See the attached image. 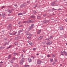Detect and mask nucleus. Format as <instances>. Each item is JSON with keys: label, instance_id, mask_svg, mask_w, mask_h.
<instances>
[{"label": "nucleus", "instance_id": "1", "mask_svg": "<svg viewBox=\"0 0 67 67\" xmlns=\"http://www.w3.org/2000/svg\"><path fill=\"white\" fill-rule=\"evenodd\" d=\"M24 60H25V59H24V58H22L21 60L20 61L21 65H22V64H23V62H24Z\"/></svg>", "mask_w": 67, "mask_h": 67}, {"label": "nucleus", "instance_id": "2", "mask_svg": "<svg viewBox=\"0 0 67 67\" xmlns=\"http://www.w3.org/2000/svg\"><path fill=\"white\" fill-rule=\"evenodd\" d=\"M52 42H47V43H46V45H51V44H52Z\"/></svg>", "mask_w": 67, "mask_h": 67}, {"label": "nucleus", "instance_id": "3", "mask_svg": "<svg viewBox=\"0 0 67 67\" xmlns=\"http://www.w3.org/2000/svg\"><path fill=\"white\" fill-rule=\"evenodd\" d=\"M42 61H41L40 60H39L37 61V63L38 65H40L41 64V62Z\"/></svg>", "mask_w": 67, "mask_h": 67}, {"label": "nucleus", "instance_id": "4", "mask_svg": "<svg viewBox=\"0 0 67 67\" xmlns=\"http://www.w3.org/2000/svg\"><path fill=\"white\" fill-rule=\"evenodd\" d=\"M26 4L24 3V4L21 5V8H23V7H25V6H26Z\"/></svg>", "mask_w": 67, "mask_h": 67}, {"label": "nucleus", "instance_id": "5", "mask_svg": "<svg viewBox=\"0 0 67 67\" xmlns=\"http://www.w3.org/2000/svg\"><path fill=\"white\" fill-rule=\"evenodd\" d=\"M52 38V36H51L50 37V38L48 39L47 40V42H49L51 41V39Z\"/></svg>", "mask_w": 67, "mask_h": 67}, {"label": "nucleus", "instance_id": "6", "mask_svg": "<svg viewBox=\"0 0 67 67\" xmlns=\"http://www.w3.org/2000/svg\"><path fill=\"white\" fill-rule=\"evenodd\" d=\"M28 60L29 63H31V62H32V59L30 58H29L28 59Z\"/></svg>", "mask_w": 67, "mask_h": 67}, {"label": "nucleus", "instance_id": "7", "mask_svg": "<svg viewBox=\"0 0 67 67\" xmlns=\"http://www.w3.org/2000/svg\"><path fill=\"white\" fill-rule=\"evenodd\" d=\"M63 53L65 54V56H67V52H66L64 51H63Z\"/></svg>", "mask_w": 67, "mask_h": 67}, {"label": "nucleus", "instance_id": "8", "mask_svg": "<svg viewBox=\"0 0 67 67\" xmlns=\"http://www.w3.org/2000/svg\"><path fill=\"white\" fill-rule=\"evenodd\" d=\"M21 32H22V31L21 30H20L19 31H18V35H20V33H21Z\"/></svg>", "mask_w": 67, "mask_h": 67}, {"label": "nucleus", "instance_id": "9", "mask_svg": "<svg viewBox=\"0 0 67 67\" xmlns=\"http://www.w3.org/2000/svg\"><path fill=\"white\" fill-rule=\"evenodd\" d=\"M2 16L3 18H4L5 16V13H2Z\"/></svg>", "mask_w": 67, "mask_h": 67}, {"label": "nucleus", "instance_id": "10", "mask_svg": "<svg viewBox=\"0 0 67 67\" xmlns=\"http://www.w3.org/2000/svg\"><path fill=\"white\" fill-rule=\"evenodd\" d=\"M43 38V36H40V37H39L38 38V40H41V39H42Z\"/></svg>", "mask_w": 67, "mask_h": 67}, {"label": "nucleus", "instance_id": "11", "mask_svg": "<svg viewBox=\"0 0 67 67\" xmlns=\"http://www.w3.org/2000/svg\"><path fill=\"white\" fill-rule=\"evenodd\" d=\"M60 30H64V28H63V27H60Z\"/></svg>", "mask_w": 67, "mask_h": 67}, {"label": "nucleus", "instance_id": "12", "mask_svg": "<svg viewBox=\"0 0 67 67\" xmlns=\"http://www.w3.org/2000/svg\"><path fill=\"white\" fill-rule=\"evenodd\" d=\"M56 2H54L52 3H51V5L52 6H54V4H55V3Z\"/></svg>", "mask_w": 67, "mask_h": 67}, {"label": "nucleus", "instance_id": "13", "mask_svg": "<svg viewBox=\"0 0 67 67\" xmlns=\"http://www.w3.org/2000/svg\"><path fill=\"white\" fill-rule=\"evenodd\" d=\"M28 43H29L30 45H32V43L30 41L28 42Z\"/></svg>", "mask_w": 67, "mask_h": 67}, {"label": "nucleus", "instance_id": "14", "mask_svg": "<svg viewBox=\"0 0 67 67\" xmlns=\"http://www.w3.org/2000/svg\"><path fill=\"white\" fill-rule=\"evenodd\" d=\"M33 28L31 26L29 27V30H32Z\"/></svg>", "mask_w": 67, "mask_h": 67}, {"label": "nucleus", "instance_id": "15", "mask_svg": "<svg viewBox=\"0 0 67 67\" xmlns=\"http://www.w3.org/2000/svg\"><path fill=\"white\" fill-rule=\"evenodd\" d=\"M34 24H31V26L32 28H33V27H34Z\"/></svg>", "mask_w": 67, "mask_h": 67}, {"label": "nucleus", "instance_id": "16", "mask_svg": "<svg viewBox=\"0 0 67 67\" xmlns=\"http://www.w3.org/2000/svg\"><path fill=\"white\" fill-rule=\"evenodd\" d=\"M41 30H39L37 32V34H40L41 33Z\"/></svg>", "mask_w": 67, "mask_h": 67}, {"label": "nucleus", "instance_id": "17", "mask_svg": "<svg viewBox=\"0 0 67 67\" xmlns=\"http://www.w3.org/2000/svg\"><path fill=\"white\" fill-rule=\"evenodd\" d=\"M28 21L29 22H33V21L31 20H28Z\"/></svg>", "mask_w": 67, "mask_h": 67}, {"label": "nucleus", "instance_id": "18", "mask_svg": "<svg viewBox=\"0 0 67 67\" xmlns=\"http://www.w3.org/2000/svg\"><path fill=\"white\" fill-rule=\"evenodd\" d=\"M31 18H33L34 19V18H35V16L33 15L31 16Z\"/></svg>", "mask_w": 67, "mask_h": 67}, {"label": "nucleus", "instance_id": "19", "mask_svg": "<svg viewBox=\"0 0 67 67\" xmlns=\"http://www.w3.org/2000/svg\"><path fill=\"white\" fill-rule=\"evenodd\" d=\"M22 14H23L22 13H19L18 14V15H22Z\"/></svg>", "mask_w": 67, "mask_h": 67}, {"label": "nucleus", "instance_id": "20", "mask_svg": "<svg viewBox=\"0 0 67 67\" xmlns=\"http://www.w3.org/2000/svg\"><path fill=\"white\" fill-rule=\"evenodd\" d=\"M9 10L8 11V12H9V13H11L12 12V11L11 10H10L9 9Z\"/></svg>", "mask_w": 67, "mask_h": 67}, {"label": "nucleus", "instance_id": "21", "mask_svg": "<svg viewBox=\"0 0 67 67\" xmlns=\"http://www.w3.org/2000/svg\"><path fill=\"white\" fill-rule=\"evenodd\" d=\"M27 35H29L30 36H32V35L31 34H27Z\"/></svg>", "mask_w": 67, "mask_h": 67}, {"label": "nucleus", "instance_id": "22", "mask_svg": "<svg viewBox=\"0 0 67 67\" xmlns=\"http://www.w3.org/2000/svg\"><path fill=\"white\" fill-rule=\"evenodd\" d=\"M29 65H24V67H29Z\"/></svg>", "mask_w": 67, "mask_h": 67}, {"label": "nucleus", "instance_id": "23", "mask_svg": "<svg viewBox=\"0 0 67 67\" xmlns=\"http://www.w3.org/2000/svg\"><path fill=\"white\" fill-rule=\"evenodd\" d=\"M15 57H14L13 58H12V59L14 61V60H15Z\"/></svg>", "mask_w": 67, "mask_h": 67}, {"label": "nucleus", "instance_id": "24", "mask_svg": "<svg viewBox=\"0 0 67 67\" xmlns=\"http://www.w3.org/2000/svg\"><path fill=\"white\" fill-rule=\"evenodd\" d=\"M19 67V65L16 64L15 65V67Z\"/></svg>", "mask_w": 67, "mask_h": 67}, {"label": "nucleus", "instance_id": "25", "mask_svg": "<svg viewBox=\"0 0 67 67\" xmlns=\"http://www.w3.org/2000/svg\"><path fill=\"white\" fill-rule=\"evenodd\" d=\"M33 13H34V14H35L36 13V11H34Z\"/></svg>", "mask_w": 67, "mask_h": 67}, {"label": "nucleus", "instance_id": "26", "mask_svg": "<svg viewBox=\"0 0 67 67\" xmlns=\"http://www.w3.org/2000/svg\"><path fill=\"white\" fill-rule=\"evenodd\" d=\"M5 7V6H3L2 7V8H1V9H3L4 7Z\"/></svg>", "mask_w": 67, "mask_h": 67}, {"label": "nucleus", "instance_id": "27", "mask_svg": "<svg viewBox=\"0 0 67 67\" xmlns=\"http://www.w3.org/2000/svg\"><path fill=\"white\" fill-rule=\"evenodd\" d=\"M13 61H14V60H12H12H11L10 62L12 63H13Z\"/></svg>", "mask_w": 67, "mask_h": 67}, {"label": "nucleus", "instance_id": "28", "mask_svg": "<svg viewBox=\"0 0 67 67\" xmlns=\"http://www.w3.org/2000/svg\"><path fill=\"white\" fill-rule=\"evenodd\" d=\"M10 58H11V55H9L8 56V59H10Z\"/></svg>", "mask_w": 67, "mask_h": 67}, {"label": "nucleus", "instance_id": "29", "mask_svg": "<svg viewBox=\"0 0 67 67\" xmlns=\"http://www.w3.org/2000/svg\"><path fill=\"white\" fill-rule=\"evenodd\" d=\"M23 13L24 14H25V13H26V11H23Z\"/></svg>", "mask_w": 67, "mask_h": 67}, {"label": "nucleus", "instance_id": "30", "mask_svg": "<svg viewBox=\"0 0 67 67\" xmlns=\"http://www.w3.org/2000/svg\"><path fill=\"white\" fill-rule=\"evenodd\" d=\"M24 55L23 54H22L21 55V57H22V58H23V56H24Z\"/></svg>", "mask_w": 67, "mask_h": 67}, {"label": "nucleus", "instance_id": "31", "mask_svg": "<svg viewBox=\"0 0 67 67\" xmlns=\"http://www.w3.org/2000/svg\"><path fill=\"white\" fill-rule=\"evenodd\" d=\"M53 61V59H50V62H52V61Z\"/></svg>", "mask_w": 67, "mask_h": 67}, {"label": "nucleus", "instance_id": "32", "mask_svg": "<svg viewBox=\"0 0 67 67\" xmlns=\"http://www.w3.org/2000/svg\"><path fill=\"white\" fill-rule=\"evenodd\" d=\"M17 33V32H15V33L14 34H13V35H15Z\"/></svg>", "mask_w": 67, "mask_h": 67}, {"label": "nucleus", "instance_id": "33", "mask_svg": "<svg viewBox=\"0 0 67 67\" xmlns=\"http://www.w3.org/2000/svg\"><path fill=\"white\" fill-rule=\"evenodd\" d=\"M7 7L8 8H12V7H11V6H7Z\"/></svg>", "mask_w": 67, "mask_h": 67}, {"label": "nucleus", "instance_id": "34", "mask_svg": "<svg viewBox=\"0 0 67 67\" xmlns=\"http://www.w3.org/2000/svg\"><path fill=\"white\" fill-rule=\"evenodd\" d=\"M5 48V47H1V49H4Z\"/></svg>", "mask_w": 67, "mask_h": 67}, {"label": "nucleus", "instance_id": "35", "mask_svg": "<svg viewBox=\"0 0 67 67\" xmlns=\"http://www.w3.org/2000/svg\"><path fill=\"white\" fill-rule=\"evenodd\" d=\"M43 22L46 23V22H48V21H46V20H44L43 21Z\"/></svg>", "mask_w": 67, "mask_h": 67}, {"label": "nucleus", "instance_id": "36", "mask_svg": "<svg viewBox=\"0 0 67 67\" xmlns=\"http://www.w3.org/2000/svg\"><path fill=\"white\" fill-rule=\"evenodd\" d=\"M41 18V17L40 16H37V19H40Z\"/></svg>", "mask_w": 67, "mask_h": 67}, {"label": "nucleus", "instance_id": "37", "mask_svg": "<svg viewBox=\"0 0 67 67\" xmlns=\"http://www.w3.org/2000/svg\"><path fill=\"white\" fill-rule=\"evenodd\" d=\"M7 38H4V40H5V41H7Z\"/></svg>", "mask_w": 67, "mask_h": 67}, {"label": "nucleus", "instance_id": "38", "mask_svg": "<svg viewBox=\"0 0 67 67\" xmlns=\"http://www.w3.org/2000/svg\"><path fill=\"white\" fill-rule=\"evenodd\" d=\"M43 44H46V42L44 41L43 42Z\"/></svg>", "mask_w": 67, "mask_h": 67}, {"label": "nucleus", "instance_id": "39", "mask_svg": "<svg viewBox=\"0 0 67 67\" xmlns=\"http://www.w3.org/2000/svg\"><path fill=\"white\" fill-rule=\"evenodd\" d=\"M26 22H27V21H24L23 22V23H26Z\"/></svg>", "mask_w": 67, "mask_h": 67}, {"label": "nucleus", "instance_id": "40", "mask_svg": "<svg viewBox=\"0 0 67 67\" xmlns=\"http://www.w3.org/2000/svg\"><path fill=\"white\" fill-rule=\"evenodd\" d=\"M11 47V46H9L7 48V49H8V48H10Z\"/></svg>", "mask_w": 67, "mask_h": 67}, {"label": "nucleus", "instance_id": "41", "mask_svg": "<svg viewBox=\"0 0 67 67\" xmlns=\"http://www.w3.org/2000/svg\"><path fill=\"white\" fill-rule=\"evenodd\" d=\"M33 50H34V51H35V50L36 49V48H34L33 49Z\"/></svg>", "mask_w": 67, "mask_h": 67}, {"label": "nucleus", "instance_id": "42", "mask_svg": "<svg viewBox=\"0 0 67 67\" xmlns=\"http://www.w3.org/2000/svg\"><path fill=\"white\" fill-rule=\"evenodd\" d=\"M11 11H14V9H13V8H12L11 9Z\"/></svg>", "mask_w": 67, "mask_h": 67}, {"label": "nucleus", "instance_id": "43", "mask_svg": "<svg viewBox=\"0 0 67 67\" xmlns=\"http://www.w3.org/2000/svg\"><path fill=\"white\" fill-rule=\"evenodd\" d=\"M23 52H24V53H25V50H23Z\"/></svg>", "mask_w": 67, "mask_h": 67}, {"label": "nucleus", "instance_id": "44", "mask_svg": "<svg viewBox=\"0 0 67 67\" xmlns=\"http://www.w3.org/2000/svg\"><path fill=\"white\" fill-rule=\"evenodd\" d=\"M9 34H10V35H13V34H12V33H9Z\"/></svg>", "mask_w": 67, "mask_h": 67}, {"label": "nucleus", "instance_id": "45", "mask_svg": "<svg viewBox=\"0 0 67 67\" xmlns=\"http://www.w3.org/2000/svg\"><path fill=\"white\" fill-rule=\"evenodd\" d=\"M27 3H28L29 4V3H30V2L29 1H28L27 2Z\"/></svg>", "mask_w": 67, "mask_h": 67}, {"label": "nucleus", "instance_id": "46", "mask_svg": "<svg viewBox=\"0 0 67 67\" xmlns=\"http://www.w3.org/2000/svg\"><path fill=\"white\" fill-rule=\"evenodd\" d=\"M61 54H63V53H64V52H63L62 51H61Z\"/></svg>", "mask_w": 67, "mask_h": 67}, {"label": "nucleus", "instance_id": "47", "mask_svg": "<svg viewBox=\"0 0 67 67\" xmlns=\"http://www.w3.org/2000/svg\"><path fill=\"white\" fill-rule=\"evenodd\" d=\"M55 55L54 54L52 55V57H55Z\"/></svg>", "mask_w": 67, "mask_h": 67}, {"label": "nucleus", "instance_id": "48", "mask_svg": "<svg viewBox=\"0 0 67 67\" xmlns=\"http://www.w3.org/2000/svg\"><path fill=\"white\" fill-rule=\"evenodd\" d=\"M15 45H18V43L16 42H15Z\"/></svg>", "mask_w": 67, "mask_h": 67}, {"label": "nucleus", "instance_id": "49", "mask_svg": "<svg viewBox=\"0 0 67 67\" xmlns=\"http://www.w3.org/2000/svg\"><path fill=\"white\" fill-rule=\"evenodd\" d=\"M31 37H27V38H28V39H29V38H30Z\"/></svg>", "mask_w": 67, "mask_h": 67}, {"label": "nucleus", "instance_id": "50", "mask_svg": "<svg viewBox=\"0 0 67 67\" xmlns=\"http://www.w3.org/2000/svg\"><path fill=\"white\" fill-rule=\"evenodd\" d=\"M46 16V14H44L43 15L44 16Z\"/></svg>", "mask_w": 67, "mask_h": 67}, {"label": "nucleus", "instance_id": "51", "mask_svg": "<svg viewBox=\"0 0 67 67\" xmlns=\"http://www.w3.org/2000/svg\"><path fill=\"white\" fill-rule=\"evenodd\" d=\"M62 10V9L60 8H59V9H58V10Z\"/></svg>", "mask_w": 67, "mask_h": 67}, {"label": "nucleus", "instance_id": "52", "mask_svg": "<svg viewBox=\"0 0 67 67\" xmlns=\"http://www.w3.org/2000/svg\"><path fill=\"white\" fill-rule=\"evenodd\" d=\"M47 56V57H50V55H48Z\"/></svg>", "mask_w": 67, "mask_h": 67}, {"label": "nucleus", "instance_id": "53", "mask_svg": "<svg viewBox=\"0 0 67 67\" xmlns=\"http://www.w3.org/2000/svg\"><path fill=\"white\" fill-rule=\"evenodd\" d=\"M36 55L37 56H38V55H39V54L38 53V54H37Z\"/></svg>", "mask_w": 67, "mask_h": 67}, {"label": "nucleus", "instance_id": "54", "mask_svg": "<svg viewBox=\"0 0 67 67\" xmlns=\"http://www.w3.org/2000/svg\"><path fill=\"white\" fill-rule=\"evenodd\" d=\"M61 55H62V56H64V54H61Z\"/></svg>", "mask_w": 67, "mask_h": 67}, {"label": "nucleus", "instance_id": "55", "mask_svg": "<svg viewBox=\"0 0 67 67\" xmlns=\"http://www.w3.org/2000/svg\"><path fill=\"white\" fill-rule=\"evenodd\" d=\"M65 21L66 22H67V19H65Z\"/></svg>", "mask_w": 67, "mask_h": 67}, {"label": "nucleus", "instance_id": "56", "mask_svg": "<svg viewBox=\"0 0 67 67\" xmlns=\"http://www.w3.org/2000/svg\"><path fill=\"white\" fill-rule=\"evenodd\" d=\"M20 23H21V22H19L18 23V24H20Z\"/></svg>", "mask_w": 67, "mask_h": 67}, {"label": "nucleus", "instance_id": "57", "mask_svg": "<svg viewBox=\"0 0 67 67\" xmlns=\"http://www.w3.org/2000/svg\"><path fill=\"white\" fill-rule=\"evenodd\" d=\"M7 44V43H5L4 44V45H6Z\"/></svg>", "mask_w": 67, "mask_h": 67}, {"label": "nucleus", "instance_id": "58", "mask_svg": "<svg viewBox=\"0 0 67 67\" xmlns=\"http://www.w3.org/2000/svg\"><path fill=\"white\" fill-rule=\"evenodd\" d=\"M0 63H3V62H0Z\"/></svg>", "mask_w": 67, "mask_h": 67}, {"label": "nucleus", "instance_id": "59", "mask_svg": "<svg viewBox=\"0 0 67 67\" xmlns=\"http://www.w3.org/2000/svg\"><path fill=\"white\" fill-rule=\"evenodd\" d=\"M1 47H0V50H1Z\"/></svg>", "mask_w": 67, "mask_h": 67}, {"label": "nucleus", "instance_id": "60", "mask_svg": "<svg viewBox=\"0 0 67 67\" xmlns=\"http://www.w3.org/2000/svg\"><path fill=\"white\" fill-rule=\"evenodd\" d=\"M48 40V39H45V40H47V41Z\"/></svg>", "mask_w": 67, "mask_h": 67}, {"label": "nucleus", "instance_id": "61", "mask_svg": "<svg viewBox=\"0 0 67 67\" xmlns=\"http://www.w3.org/2000/svg\"><path fill=\"white\" fill-rule=\"evenodd\" d=\"M15 7H16L17 6V5H16V4L15 5Z\"/></svg>", "mask_w": 67, "mask_h": 67}, {"label": "nucleus", "instance_id": "62", "mask_svg": "<svg viewBox=\"0 0 67 67\" xmlns=\"http://www.w3.org/2000/svg\"><path fill=\"white\" fill-rule=\"evenodd\" d=\"M2 15L1 14H0V16H1Z\"/></svg>", "mask_w": 67, "mask_h": 67}, {"label": "nucleus", "instance_id": "63", "mask_svg": "<svg viewBox=\"0 0 67 67\" xmlns=\"http://www.w3.org/2000/svg\"><path fill=\"white\" fill-rule=\"evenodd\" d=\"M11 27V26H9L8 27V28H9V27Z\"/></svg>", "mask_w": 67, "mask_h": 67}, {"label": "nucleus", "instance_id": "64", "mask_svg": "<svg viewBox=\"0 0 67 67\" xmlns=\"http://www.w3.org/2000/svg\"><path fill=\"white\" fill-rule=\"evenodd\" d=\"M46 22H48V20H46Z\"/></svg>", "mask_w": 67, "mask_h": 67}]
</instances>
